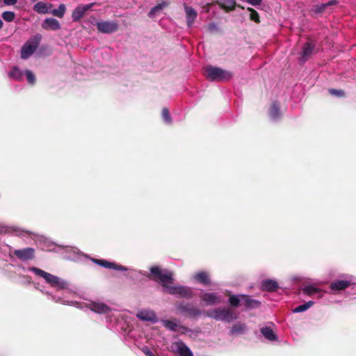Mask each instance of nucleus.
<instances>
[{"label": "nucleus", "instance_id": "nucleus-8", "mask_svg": "<svg viewBox=\"0 0 356 356\" xmlns=\"http://www.w3.org/2000/svg\"><path fill=\"white\" fill-rule=\"evenodd\" d=\"M200 298L201 301L207 305H218L222 300V296L216 292H205L202 291L200 294Z\"/></svg>", "mask_w": 356, "mask_h": 356}, {"label": "nucleus", "instance_id": "nucleus-44", "mask_svg": "<svg viewBox=\"0 0 356 356\" xmlns=\"http://www.w3.org/2000/svg\"><path fill=\"white\" fill-rule=\"evenodd\" d=\"M53 300H54L56 302H63L65 303L64 301L61 300V298L60 297H56L55 296H51Z\"/></svg>", "mask_w": 356, "mask_h": 356}, {"label": "nucleus", "instance_id": "nucleus-10", "mask_svg": "<svg viewBox=\"0 0 356 356\" xmlns=\"http://www.w3.org/2000/svg\"><path fill=\"white\" fill-rule=\"evenodd\" d=\"M136 317L142 321H148L152 323H155L158 321L156 313L150 309H140L136 314Z\"/></svg>", "mask_w": 356, "mask_h": 356}, {"label": "nucleus", "instance_id": "nucleus-21", "mask_svg": "<svg viewBox=\"0 0 356 356\" xmlns=\"http://www.w3.org/2000/svg\"><path fill=\"white\" fill-rule=\"evenodd\" d=\"M269 115L270 119L273 121H276L280 118L281 113L279 105L277 102H273L271 104L269 109Z\"/></svg>", "mask_w": 356, "mask_h": 356}, {"label": "nucleus", "instance_id": "nucleus-48", "mask_svg": "<svg viewBox=\"0 0 356 356\" xmlns=\"http://www.w3.org/2000/svg\"><path fill=\"white\" fill-rule=\"evenodd\" d=\"M67 304H73V302H67Z\"/></svg>", "mask_w": 356, "mask_h": 356}, {"label": "nucleus", "instance_id": "nucleus-9", "mask_svg": "<svg viewBox=\"0 0 356 356\" xmlns=\"http://www.w3.org/2000/svg\"><path fill=\"white\" fill-rule=\"evenodd\" d=\"M177 310L182 313H187L191 317L196 318L205 312L193 307L189 303L181 302L176 305Z\"/></svg>", "mask_w": 356, "mask_h": 356}, {"label": "nucleus", "instance_id": "nucleus-12", "mask_svg": "<svg viewBox=\"0 0 356 356\" xmlns=\"http://www.w3.org/2000/svg\"><path fill=\"white\" fill-rule=\"evenodd\" d=\"M97 27L99 31L104 33H112L118 29V24L115 22L102 21L97 22Z\"/></svg>", "mask_w": 356, "mask_h": 356}, {"label": "nucleus", "instance_id": "nucleus-34", "mask_svg": "<svg viewBox=\"0 0 356 356\" xmlns=\"http://www.w3.org/2000/svg\"><path fill=\"white\" fill-rule=\"evenodd\" d=\"M229 302L232 307H237L241 305V295H232L229 298Z\"/></svg>", "mask_w": 356, "mask_h": 356}, {"label": "nucleus", "instance_id": "nucleus-49", "mask_svg": "<svg viewBox=\"0 0 356 356\" xmlns=\"http://www.w3.org/2000/svg\"><path fill=\"white\" fill-rule=\"evenodd\" d=\"M33 2L35 1L36 0H31Z\"/></svg>", "mask_w": 356, "mask_h": 356}, {"label": "nucleus", "instance_id": "nucleus-32", "mask_svg": "<svg viewBox=\"0 0 356 356\" xmlns=\"http://www.w3.org/2000/svg\"><path fill=\"white\" fill-rule=\"evenodd\" d=\"M92 261L99 265V266H101L102 267H104L106 268H109V269H111L112 267L115 266V263L114 262H111V261H108L106 260H104V259H92Z\"/></svg>", "mask_w": 356, "mask_h": 356}, {"label": "nucleus", "instance_id": "nucleus-6", "mask_svg": "<svg viewBox=\"0 0 356 356\" xmlns=\"http://www.w3.org/2000/svg\"><path fill=\"white\" fill-rule=\"evenodd\" d=\"M170 350L172 353L179 355V356H193V353L191 350L180 339L172 343Z\"/></svg>", "mask_w": 356, "mask_h": 356}, {"label": "nucleus", "instance_id": "nucleus-17", "mask_svg": "<svg viewBox=\"0 0 356 356\" xmlns=\"http://www.w3.org/2000/svg\"><path fill=\"white\" fill-rule=\"evenodd\" d=\"M260 302L256 300L252 299L250 296L246 295H241V305H243L245 309H252L258 307Z\"/></svg>", "mask_w": 356, "mask_h": 356}, {"label": "nucleus", "instance_id": "nucleus-31", "mask_svg": "<svg viewBox=\"0 0 356 356\" xmlns=\"http://www.w3.org/2000/svg\"><path fill=\"white\" fill-rule=\"evenodd\" d=\"M65 6L64 4H60L58 8L53 10L50 9L49 13H51L53 15L56 17L62 18L65 15Z\"/></svg>", "mask_w": 356, "mask_h": 356}, {"label": "nucleus", "instance_id": "nucleus-4", "mask_svg": "<svg viewBox=\"0 0 356 356\" xmlns=\"http://www.w3.org/2000/svg\"><path fill=\"white\" fill-rule=\"evenodd\" d=\"M207 79L214 81H227L232 77V74L218 67L207 66L204 68Z\"/></svg>", "mask_w": 356, "mask_h": 356}, {"label": "nucleus", "instance_id": "nucleus-23", "mask_svg": "<svg viewBox=\"0 0 356 356\" xmlns=\"http://www.w3.org/2000/svg\"><path fill=\"white\" fill-rule=\"evenodd\" d=\"M194 280L197 282L203 284L204 285H208L210 284V279L208 273L205 271H201L193 276Z\"/></svg>", "mask_w": 356, "mask_h": 356}, {"label": "nucleus", "instance_id": "nucleus-2", "mask_svg": "<svg viewBox=\"0 0 356 356\" xmlns=\"http://www.w3.org/2000/svg\"><path fill=\"white\" fill-rule=\"evenodd\" d=\"M29 271L34 273L37 276L43 278L45 282L56 291H70V284L65 280L50 274L36 267H30Z\"/></svg>", "mask_w": 356, "mask_h": 356}, {"label": "nucleus", "instance_id": "nucleus-19", "mask_svg": "<svg viewBox=\"0 0 356 356\" xmlns=\"http://www.w3.org/2000/svg\"><path fill=\"white\" fill-rule=\"evenodd\" d=\"M313 50L314 45L309 42L305 44L300 53V61L305 63L311 56Z\"/></svg>", "mask_w": 356, "mask_h": 356}, {"label": "nucleus", "instance_id": "nucleus-7", "mask_svg": "<svg viewBox=\"0 0 356 356\" xmlns=\"http://www.w3.org/2000/svg\"><path fill=\"white\" fill-rule=\"evenodd\" d=\"M351 276H347L344 280H337L332 282L330 288L332 293H336L337 291L345 290L350 285L355 284Z\"/></svg>", "mask_w": 356, "mask_h": 356}, {"label": "nucleus", "instance_id": "nucleus-30", "mask_svg": "<svg viewBox=\"0 0 356 356\" xmlns=\"http://www.w3.org/2000/svg\"><path fill=\"white\" fill-rule=\"evenodd\" d=\"M120 314L117 312L115 313H111L107 316L106 321L108 323V327L110 329L115 328V322L117 321L118 318L119 317Z\"/></svg>", "mask_w": 356, "mask_h": 356}, {"label": "nucleus", "instance_id": "nucleus-43", "mask_svg": "<svg viewBox=\"0 0 356 356\" xmlns=\"http://www.w3.org/2000/svg\"><path fill=\"white\" fill-rule=\"evenodd\" d=\"M143 353L147 355V356H155L152 352L147 348H145L143 349Z\"/></svg>", "mask_w": 356, "mask_h": 356}, {"label": "nucleus", "instance_id": "nucleus-1", "mask_svg": "<svg viewBox=\"0 0 356 356\" xmlns=\"http://www.w3.org/2000/svg\"><path fill=\"white\" fill-rule=\"evenodd\" d=\"M152 279L160 283L163 291L170 295L179 298L190 299L194 296V291L191 287L182 285H172L173 274L166 269H161L158 266L150 268Z\"/></svg>", "mask_w": 356, "mask_h": 356}, {"label": "nucleus", "instance_id": "nucleus-33", "mask_svg": "<svg viewBox=\"0 0 356 356\" xmlns=\"http://www.w3.org/2000/svg\"><path fill=\"white\" fill-rule=\"evenodd\" d=\"M320 290L313 286H306L302 289V292L305 295L312 296L315 293H318Z\"/></svg>", "mask_w": 356, "mask_h": 356}, {"label": "nucleus", "instance_id": "nucleus-16", "mask_svg": "<svg viewBox=\"0 0 356 356\" xmlns=\"http://www.w3.org/2000/svg\"><path fill=\"white\" fill-rule=\"evenodd\" d=\"M42 27L45 30L57 31L60 29V24L57 19L49 17L44 20Z\"/></svg>", "mask_w": 356, "mask_h": 356}, {"label": "nucleus", "instance_id": "nucleus-20", "mask_svg": "<svg viewBox=\"0 0 356 356\" xmlns=\"http://www.w3.org/2000/svg\"><path fill=\"white\" fill-rule=\"evenodd\" d=\"M168 3L163 1L161 3H158L155 6L151 8L148 13V16L150 18H154L156 15L159 14L165 8L168 6Z\"/></svg>", "mask_w": 356, "mask_h": 356}, {"label": "nucleus", "instance_id": "nucleus-35", "mask_svg": "<svg viewBox=\"0 0 356 356\" xmlns=\"http://www.w3.org/2000/svg\"><path fill=\"white\" fill-rule=\"evenodd\" d=\"M1 16L5 21L10 22L14 20L15 15L13 11H5Z\"/></svg>", "mask_w": 356, "mask_h": 356}, {"label": "nucleus", "instance_id": "nucleus-24", "mask_svg": "<svg viewBox=\"0 0 356 356\" xmlns=\"http://www.w3.org/2000/svg\"><path fill=\"white\" fill-rule=\"evenodd\" d=\"M261 288L268 291H275L278 288V284L273 280H265L261 282Z\"/></svg>", "mask_w": 356, "mask_h": 356}, {"label": "nucleus", "instance_id": "nucleus-39", "mask_svg": "<svg viewBox=\"0 0 356 356\" xmlns=\"http://www.w3.org/2000/svg\"><path fill=\"white\" fill-rule=\"evenodd\" d=\"M251 14H250V18L252 20L254 21L255 22H259V15L258 13L254 10L253 9H250Z\"/></svg>", "mask_w": 356, "mask_h": 356}, {"label": "nucleus", "instance_id": "nucleus-11", "mask_svg": "<svg viewBox=\"0 0 356 356\" xmlns=\"http://www.w3.org/2000/svg\"><path fill=\"white\" fill-rule=\"evenodd\" d=\"M274 324L268 323L260 328V332L262 336L269 341H275L277 340V336L273 330Z\"/></svg>", "mask_w": 356, "mask_h": 356}, {"label": "nucleus", "instance_id": "nucleus-46", "mask_svg": "<svg viewBox=\"0 0 356 356\" xmlns=\"http://www.w3.org/2000/svg\"><path fill=\"white\" fill-rule=\"evenodd\" d=\"M216 25L215 24H209V28L210 30H213L216 28Z\"/></svg>", "mask_w": 356, "mask_h": 356}, {"label": "nucleus", "instance_id": "nucleus-36", "mask_svg": "<svg viewBox=\"0 0 356 356\" xmlns=\"http://www.w3.org/2000/svg\"><path fill=\"white\" fill-rule=\"evenodd\" d=\"M162 118L163 120L168 124H170L172 122L171 117L169 113V111L167 108H163L162 109Z\"/></svg>", "mask_w": 356, "mask_h": 356}, {"label": "nucleus", "instance_id": "nucleus-25", "mask_svg": "<svg viewBox=\"0 0 356 356\" xmlns=\"http://www.w3.org/2000/svg\"><path fill=\"white\" fill-rule=\"evenodd\" d=\"M337 3L334 0H331L327 3L315 5L312 7V11L316 14L323 13L328 6L335 4Z\"/></svg>", "mask_w": 356, "mask_h": 356}, {"label": "nucleus", "instance_id": "nucleus-18", "mask_svg": "<svg viewBox=\"0 0 356 356\" xmlns=\"http://www.w3.org/2000/svg\"><path fill=\"white\" fill-rule=\"evenodd\" d=\"M184 10L186 15V22L188 26L191 27L193 26L196 17L197 12L191 6L186 5L184 6Z\"/></svg>", "mask_w": 356, "mask_h": 356}, {"label": "nucleus", "instance_id": "nucleus-41", "mask_svg": "<svg viewBox=\"0 0 356 356\" xmlns=\"http://www.w3.org/2000/svg\"><path fill=\"white\" fill-rule=\"evenodd\" d=\"M262 0H247V2L252 6H258L261 3Z\"/></svg>", "mask_w": 356, "mask_h": 356}, {"label": "nucleus", "instance_id": "nucleus-47", "mask_svg": "<svg viewBox=\"0 0 356 356\" xmlns=\"http://www.w3.org/2000/svg\"><path fill=\"white\" fill-rule=\"evenodd\" d=\"M3 24V21L0 19V29L2 28Z\"/></svg>", "mask_w": 356, "mask_h": 356}, {"label": "nucleus", "instance_id": "nucleus-28", "mask_svg": "<svg viewBox=\"0 0 356 356\" xmlns=\"http://www.w3.org/2000/svg\"><path fill=\"white\" fill-rule=\"evenodd\" d=\"M9 76L15 80L21 81L24 76V72L20 70L17 67H13L11 72H9Z\"/></svg>", "mask_w": 356, "mask_h": 356}, {"label": "nucleus", "instance_id": "nucleus-38", "mask_svg": "<svg viewBox=\"0 0 356 356\" xmlns=\"http://www.w3.org/2000/svg\"><path fill=\"white\" fill-rule=\"evenodd\" d=\"M329 92L331 95L337 97H343L344 95V92L341 90L330 89L329 90Z\"/></svg>", "mask_w": 356, "mask_h": 356}, {"label": "nucleus", "instance_id": "nucleus-29", "mask_svg": "<svg viewBox=\"0 0 356 356\" xmlns=\"http://www.w3.org/2000/svg\"><path fill=\"white\" fill-rule=\"evenodd\" d=\"M314 301H312V300L308 301L305 304L300 305L295 307L293 309V313L303 312L307 310L308 309H309L311 307H312L314 305Z\"/></svg>", "mask_w": 356, "mask_h": 356}, {"label": "nucleus", "instance_id": "nucleus-13", "mask_svg": "<svg viewBox=\"0 0 356 356\" xmlns=\"http://www.w3.org/2000/svg\"><path fill=\"white\" fill-rule=\"evenodd\" d=\"M14 254L18 259L26 261L33 258L34 250L31 248L16 250H15Z\"/></svg>", "mask_w": 356, "mask_h": 356}, {"label": "nucleus", "instance_id": "nucleus-40", "mask_svg": "<svg viewBox=\"0 0 356 356\" xmlns=\"http://www.w3.org/2000/svg\"><path fill=\"white\" fill-rule=\"evenodd\" d=\"M111 269L121 270V271H127V268L123 266L118 265L115 263V266L112 267Z\"/></svg>", "mask_w": 356, "mask_h": 356}, {"label": "nucleus", "instance_id": "nucleus-37", "mask_svg": "<svg viewBox=\"0 0 356 356\" xmlns=\"http://www.w3.org/2000/svg\"><path fill=\"white\" fill-rule=\"evenodd\" d=\"M24 75L26 77L28 82L31 84H33L35 82V76L34 74L30 70H25Z\"/></svg>", "mask_w": 356, "mask_h": 356}, {"label": "nucleus", "instance_id": "nucleus-26", "mask_svg": "<svg viewBox=\"0 0 356 356\" xmlns=\"http://www.w3.org/2000/svg\"><path fill=\"white\" fill-rule=\"evenodd\" d=\"M247 330V326L245 323H235L230 330L232 334H244Z\"/></svg>", "mask_w": 356, "mask_h": 356}, {"label": "nucleus", "instance_id": "nucleus-15", "mask_svg": "<svg viewBox=\"0 0 356 356\" xmlns=\"http://www.w3.org/2000/svg\"><path fill=\"white\" fill-rule=\"evenodd\" d=\"M92 4L81 5L77 6L72 12V18L74 22L79 21L85 13L92 7Z\"/></svg>", "mask_w": 356, "mask_h": 356}, {"label": "nucleus", "instance_id": "nucleus-3", "mask_svg": "<svg viewBox=\"0 0 356 356\" xmlns=\"http://www.w3.org/2000/svg\"><path fill=\"white\" fill-rule=\"evenodd\" d=\"M207 317L213 318L217 321H225L230 323L238 318V314L230 308L220 307L210 309L204 313Z\"/></svg>", "mask_w": 356, "mask_h": 356}, {"label": "nucleus", "instance_id": "nucleus-45", "mask_svg": "<svg viewBox=\"0 0 356 356\" xmlns=\"http://www.w3.org/2000/svg\"><path fill=\"white\" fill-rule=\"evenodd\" d=\"M179 328L181 330L182 332H186L190 330L189 328L186 326H180Z\"/></svg>", "mask_w": 356, "mask_h": 356}, {"label": "nucleus", "instance_id": "nucleus-14", "mask_svg": "<svg viewBox=\"0 0 356 356\" xmlns=\"http://www.w3.org/2000/svg\"><path fill=\"white\" fill-rule=\"evenodd\" d=\"M90 309L97 314H108L110 308L104 303L100 302H91L88 304Z\"/></svg>", "mask_w": 356, "mask_h": 356}, {"label": "nucleus", "instance_id": "nucleus-42", "mask_svg": "<svg viewBox=\"0 0 356 356\" xmlns=\"http://www.w3.org/2000/svg\"><path fill=\"white\" fill-rule=\"evenodd\" d=\"M3 3L8 6H13L17 3V0H3Z\"/></svg>", "mask_w": 356, "mask_h": 356}, {"label": "nucleus", "instance_id": "nucleus-5", "mask_svg": "<svg viewBox=\"0 0 356 356\" xmlns=\"http://www.w3.org/2000/svg\"><path fill=\"white\" fill-rule=\"evenodd\" d=\"M40 38V35H35L33 40H29L24 44L21 51V58L22 59H27L34 53L38 47Z\"/></svg>", "mask_w": 356, "mask_h": 356}, {"label": "nucleus", "instance_id": "nucleus-22", "mask_svg": "<svg viewBox=\"0 0 356 356\" xmlns=\"http://www.w3.org/2000/svg\"><path fill=\"white\" fill-rule=\"evenodd\" d=\"M51 4L48 5L42 1L38 2L33 6V10L40 14H45L50 13Z\"/></svg>", "mask_w": 356, "mask_h": 356}, {"label": "nucleus", "instance_id": "nucleus-27", "mask_svg": "<svg viewBox=\"0 0 356 356\" xmlns=\"http://www.w3.org/2000/svg\"><path fill=\"white\" fill-rule=\"evenodd\" d=\"M162 325L167 328L168 330L173 332H176L178 328L179 325L177 323V320L170 321V320H163L161 321Z\"/></svg>", "mask_w": 356, "mask_h": 356}]
</instances>
